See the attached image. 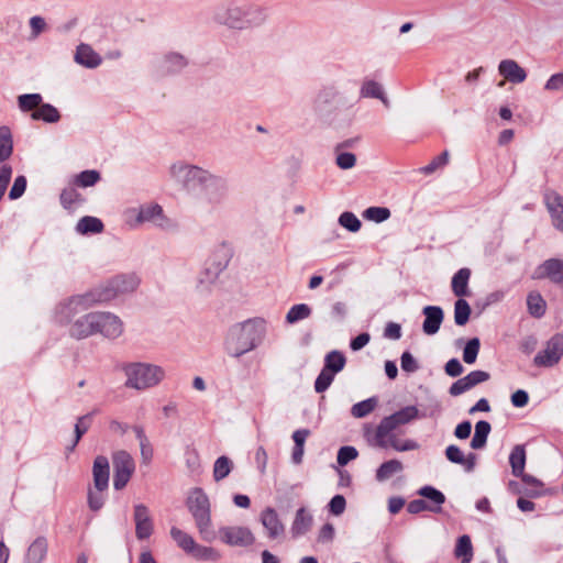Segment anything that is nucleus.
<instances>
[{"label": "nucleus", "instance_id": "obj_1", "mask_svg": "<svg viewBox=\"0 0 563 563\" xmlns=\"http://www.w3.org/2000/svg\"><path fill=\"white\" fill-rule=\"evenodd\" d=\"M128 385L143 389L155 385L161 378V372L157 367L134 364L128 367Z\"/></svg>", "mask_w": 563, "mask_h": 563}, {"label": "nucleus", "instance_id": "obj_2", "mask_svg": "<svg viewBox=\"0 0 563 563\" xmlns=\"http://www.w3.org/2000/svg\"><path fill=\"white\" fill-rule=\"evenodd\" d=\"M418 417V409L408 407L404 410L385 418L377 428V438L380 444H384V438L400 424L407 423Z\"/></svg>", "mask_w": 563, "mask_h": 563}, {"label": "nucleus", "instance_id": "obj_3", "mask_svg": "<svg viewBox=\"0 0 563 563\" xmlns=\"http://www.w3.org/2000/svg\"><path fill=\"white\" fill-rule=\"evenodd\" d=\"M113 463L115 468L114 486L117 489H121L129 482L134 471V464L131 456L125 452L117 453Z\"/></svg>", "mask_w": 563, "mask_h": 563}, {"label": "nucleus", "instance_id": "obj_4", "mask_svg": "<svg viewBox=\"0 0 563 563\" xmlns=\"http://www.w3.org/2000/svg\"><path fill=\"white\" fill-rule=\"evenodd\" d=\"M563 355V336H554L548 344V347L536 356L534 363L538 366H552L556 364Z\"/></svg>", "mask_w": 563, "mask_h": 563}, {"label": "nucleus", "instance_id": "obj_5", "mask_svg": "<svg viewBox=\"0 0 563 563\" xmlns=\"http://www.w3.org/2000/svg\"><path fill=\"white\" fill-rule=\"evenodd\" d=\"M486 379H488L487 373L481 372V371L473 372L470 375H467V376L459 379L456 383H454L450 389V393L453 396H457V395L468 390L473 386H475L482 382H485Z\"/></svg>", "mask_w": 563, "mask_h": 563}, {"label": "nucleus", "instance_id": "obj_6", "mask_svg": "<svg viewBox=\"0 0 563 563\" xmlns=\"http://www.w3.org/2000/svg\"><path fill=\"white\" fill-rule=\"evenodd\" d=\"M548 277L555 283L563 282V262L550 260L540 266L537 271L536 278Z\"/></svg>", "mask_w": 563, "mask_h": 563}, {"label": "nucleus", "instance_id": "obj_7", "mask_svg": "<svg viewBox=\"0 0 563 563\" xmlns=\"http://www.w3.org/2000/svg\"><path fill=\"white\" fill-rule=\"evenodd\" d=\"M136 536L140 539H146L151 536L153 526L147 509L144 506L135 508Z\"/></svg>", "mask_w": 563, "mask_h": 563}, {"label": "nucleus", "instance_id": "obj_8", "mask_svg": "<svg viewBox=\"0 0 563 563\" xmlns=\"http://www.w3.org/2000/svg\"><path fill=\"white\" fill-rule=\"evenodd\" d=\"M95 487L102 492L108 486L109 463L104 456H98L93 464Z\"/></svg>", "mask_w": 563, "mask_h": 563}, {"label": "nucleus", "instance_id": "obj_9", "mask_svg": "<svg viewBox=\"0 0 563 563\" xmlns=\"http://www.w3.org/2000/svg\"><path fill=\"white\" fill-rule=\"evenodd\" d=\"M224 538L228 543L247 545L253 543L254 537L247 528L235 527L224 531Z\"/></svg>", "mask_w": 563, "mask_h": 563}, {"label": "nucleus", "instance_id": "obj_10", "mask_svg": "<svg viewBox=\"0 0 563 563\" xmlns=\"http://www.w3.org/2000/svg\"><path fill=\"white\" fill-rule=\"evenodd\" d=\"M75 59L86 67H97L101 63L100 56L87 44L77 47Z\"/></svg>", "mask_w": 563, "mask_h": 563}, {"label": "nucleus", "instance_id": "obj_11", "mask_svg": "<svg viewBox=\"0 0 563 563\" xmlns=\"http://www.w3.org/2000/svg\"><path fill=\"white\" fill-rule=\"evenodd\" d=\"M499 71L505 79L521 82L526 78V71L514 60H503L499 65Z\"/></svg>", "mask_w": 563, "mask_h": 563}, {"label": "nucleus", "instance_id": "obj_12", "mask_svg": "<svg viewBox=\"0 0 563 563\" xmlns=\"http://www.w3.org/2000/svg\"><path fill=\"white\" fill-rule=\"evenodd\" d=\"M470 276L471 272L467 268H462L455 274L452 280V289L455 296L463 297L470 295L467 287Z\"/></svg>", "mask_w": 563, "mask_h": 563}, {"label": "nucleus", "instance_id": "obj_13", "mask_svg": "<svg viewBox=\"0 0 563 563\" xmlns=\"http://www.w3.org/2000/svg\"><path fill=\"white\" fill-rule=\"evenodd\" d=\"M191 509L196 517L201 520H208L209 503L208 498L200 492H196L190 497Z\"/></svg>", "mask_w": 563, "mask_h": 563}, {"label": "nucleus", "instance_id": "obj_14", "mask_svg": "<svg viewBox=\"0 0 563 563\" xmlns=\"http://www.w3.org/2000/svg\"><path fill=\"white\" fill-rule=\"evenodd\" d=\"M262 522L264 527L269 530L272 538L277 537L283 531V525L280 523L277 514L273 509H267L262 516Z\"/></svg>", "mask_w": 563, "mask_h": 563}, {"label": "nucleus", "instance_id": "obj_15", "mask_svg": "<svg viewBox=\"0 0 563 563\" xmlns=\"http://www.w3.org/2000/svg\"><path fill=\"white\" fill-rule=\"evenodd\" d=\"M427 319L424 320V331L434 333L442 321V311L435 307H429L424 309Z\"/></svg>", "mask_w": 563, "mask_h": 563}, {"label": "nucleus", "instance_id": "obj_16", "mask_svg": "<svg viewBox=\"0 0 563 563\" xmlns=\"http://www.w3.org/2000/svg\"><path fill=\"white\" fill-rule=\"evenodd\" d=\"M32 118L35 120H44L46 122H57L60 118L59 112L49 104H41L32 113Z\"/></svg>", "mask_w": 563, "mask_h": 563}, {"label": "nucleus", "instance_id": "obj_17", "mask_svg": "<svg viewBox=\"0 0 563 563\" xmlns=\"http://www.w3.org/2000/svg\"><path fill=\"white\" fill-rule=\"evenodd\" d=\"M12 153V133L7 126L0 128V161L9 158Z\"/></svg>", "mask_w": 563, "mask_h": 563}, {"label": "nucleus", "instance_id": "obj_18", "mask_svg": "<svg viewBox=\"0 0 563 563\" xmlns=\"http://www.w3.org/2000/svg\"><path fill=\"white\" fill-rule=\"evenodd\" d=\"M455 555L457 559H461L462 563H468L471 561L473 548L467 536H463L459 539L455 548Z\"/></svg>", "mask_w": 563, "mask_h": 563}, {"label": "nucleus", "instance_id": "obj_19", "mask_svg": "<svg viewBox=\"0 0 563 563\" xmlns=\"http://www.w3.org/2000/svg\"><path fill=\"white\" fill-rule=\"evenodd\" d=\"M163 216V209L157 203H151L147 206H144L136 218L137 223H143L145 221H152L157 217Z\"/></svg>", "mask_w": 563, "mask_h": 563}, {"label": "nucleus", "instance_id": "obj_20", "mask_svg": "<svg viewBox=\"0 0 563 563\" xmlns=\"http://www.w3.org/2000/svg\"><path fill=\"white\" fill-rule=\"evenodd\" d=\"M77 229L82 234L88 232L99 233L102 231L103 224L97 218L86 217L79 221Z\"/></svg>", "mask_w": 563, "mask_h": 563}, {"label": "nucleus", "instance_id": "obj_21", "mask_svg": "<svg viewBox=\"0 0 563 563\" xmlns=\"http://www.w3.org/2000/svg\"><path fill=\"white\" fill-rule=\"evenodd\" d=\"M526 461V453L522 446H517L510 455V463L512 466L514 474L519 476L522 475L523 466Z\"/></svg>", "mask_w": 563, "mask_h": 563}, {"label": "nucleus", "instance_id": "obj_22", "mask_svg": "<svg viewBox=\"0 0 563 563\" xmlns=\"http://www.w3.org/2000/svg\"><path fill=\"white\" fill-rule=\"evenodd\" d=\"M527 303L529 311L536 317L542 316L545 311V301L539 294L531 292L528 296Z\"/></svg>", "mask_w": 563, "mask_h": 563}, {"label": "nucleus", "instance_id": "obj_23", "mask_svg": "<svg viewBox=\"0 0 563 563\" xmlns=\"http://www.w3.org/2000/svg\"><path fill=\"white\" fill-rule=\"evenodd\" d=\"M489 430H490V427L485 421H481L476 424L475 435L472 440V446L474 449H479L484 445Z\"/></svg>", "mask_w": 563, "mask_h": 563}, {"label": "nucleus", "instance_id": "obj_24", "mask_svg": "<svg viewBox=\"0 0 563 563\" xmlns=\"http://www.w3.org/2000/svg\"><path fill=\"white\" fill-rule=\"evenodd\" d=\"M548 207L559 221V227L563 230V200L559 196L548 197Z\"/></svg>", "mask_w": 563, "mask_h": 563}, {"label": "nucleus", "instance_id": "obj_25", "mask_svg": "<svg viewBox=\"0 0 563 563\" xmlns=\"http://www.w3.org/2000/svg\"><path fill=\"white\" fill-rule=\"evenodd\" d=\"M471 313V308L464 299H459L455 303V322L463 325L467 322Z\"/></svg>", "mask_w": 563, "mask_h": 563}, {"label": "nucleus", "instance_id": "obj_26", "mask_svg": "<svg viewBox=\"0 0 563 563\" xmlns=\"http://www.w3.org/2000/svg\"><path fill=\"white\" fill-rule=\"evenodd\" d=\"M424 498L438 505L437 507H429L424 504V510L429 509L431 511H440V505L445 500L444 495L432 487H424Z\"/></svg>", "mask_w": 563, "mask_h": 563}, {"label": "nucleus", "instance_id": "obj_27", "mask_svg": "<svg viewBox=\"0 0 563 563\" xmlns=\"http://www.w3.org/2000/svg\"><path fill=\"white\" fill-rule=\"evenodd\" d=\"M446 456L450 461L461 463L465 465L467 468H471L473 466V457L465 459L461 450L456 446H449L446 450Z\"/></svg>", "mask_w": 563, "mask_h": 563}, {"label": "nucleus", "instance_id": "obj_28", "mask_svg": "<svg viewBox=\"0 0 563 563\" xmlns=\"http://www.w3.org/2000/svg\"><path fill=\"white\" fill-rule=\"evenodd\" d=\"M344 362L345 358L341 353L332 352L327 357V364L324 368L329 369L334 374L343 367Z\"/></svg>", "mask_w": 563, "mask_h": 563}, {"label": "nucleus", "instance_id": "obj_29", "mask_svg": "<svg viewBox=\"0 0 563 563\" xmlns=\"http://www.w3.org/2000/svg\"><path fill=\"white\" fill-rule=\"evenodd\" d=\"M400 463L397 461H388L384 463L377 471V478L379 481L388 478L390 475L400 470Z\"/></svg>", "mask_w": 563, "mask_h": 563}, {"label": "nucleus", "instance_id": "obj_30", "mask_svg": "<svg viewBox=\"0 0 563 563\" xmlns=\"http://www.w3.org/2000/svg\"><path fill=\"white\" fill-rule=\"evenodd\" d=\"M479 350L478 339H472L468 341L464 349L463 358L466 363L472 364L475 362Z\"/></svg>", "mask_w": 563, "mask_h": 563}, {"label": "nucleus", "instance_id": "obj_31", "mask_svg": "<svg viewBox=\"0 0 563 563\" xmlns=\"http://www.w3.org/2000/svg\"><path fill=\"white\" fill-rule=\"evenodd\" d=\"M307 435H308V431H306V430L297 431L294 434V440L296 442L297 448L294 452L292 459L296 463H299L301 461V457L303 454L302 446H303Z\"/></svg>", "mask_w": 563, "mask_h": 563}, {"label": "nucleus", "instance_id": "obj_32", "mask_svg": "<svg viewBox=\"0 0 563 563\" xmlns=\"http://www.w3.org/2000/svg\"><path fill=\"white\" fill-rule=\"evenodd\" d=\"M310 314V309L306 305H298L291 308L287 314V321L294 323L300 319H305Z\"/></svg>", "mask_w": 563, "mask_h": 563}, {"label": "nucleus", "instance_id": "obj_33", "mask_svg": "<svg viewBox=\"0 0 563 563\" xmlns=\"http://www.w3.org/2000/svg\"><path fill=\"white\" fill-rule=\"evenodd\" d=\"M375 407H376V400L368 399V400H365V401H362V402L355 405L352 408V413L354 417L361 418V417H364L365 415L369 413L371 411H373Z\"/></svg>", "mask_w": 563, "mask_h": 563}, {"label": "nucleus", "instance_id": "obj_34", "mask_svg": "<svg viewBox=\"0 0 563 563\" xmlns=\"http://www.w3.org/2000/svg\"><path fill=\"white\" fill-rule=\"evenodd\" d=\"M42 98L38 95H26L22 96L19 99L20 107L23 110H34L37 109L41 104Z\"/></svg>", "mask_w": 563, "mask_h": 563}, {"label": "nucleus", "instance_id": "obj_35", "mask_svg": "<svg viewBox=\"0 0 563 563\" xmlns=\"http://www.w3.org/2000/svg\"><path fill=\"white\" fill-rule=\"evenodd\" d=\"M231 470V463L228 457H220L214 465V477L216 479H221L225 477Z\"/></svg>", "mask_w": 563, "mask_h": 563}, {"label": "nucleus", "instance_id": "obj_36", "mask_svg": "<svg viewBox=\"0 0 563 563\" xmlns=\"http://www.w3.org/2000/svg\"><path fill=\"white\" fill-rule=\"evenodd\" d=\"M99 178H100L99 173H97L95 170H87V172H82L80 175H78L76 181L81 187H88V186H92L93 184H96L99 180Z\"/></svg>", "mask_w": 563, "mask_h": 563}, {"label": "nucleus", "instance_id": "obj_37", "mask_svg": "<svg viewBox=\"0 0 563 563\" xmlns=\"http://www.w3.org/2000/svg\"><path fill=\"white\" fill-rule=\"evenodd\" d=\"M333 373L327 368H323L316 382V390L321 393L327 389L333 379Z\"/></svg>", "mask_w": 563, "mask_h": 563}, {"label": "nucleus", "instance_id": "obj_38", "mask_svg": "<svg viewBox=\"0 0 563 563\" xmlns=\"http://www.w3.org/2000/svg\"><path fill=\"white\" fill-rule=\"evenodd\" d=\"M356 456L357 452L354 448L344 446L339 451L338 463L340 465H345L349 461L355 459Z\"/></svg>", "mask_w": 563, "mask_h": 563}, {"label": "nucleus", "instance_id": "obj_39", "mask_svg": "<svg viewBox=\"0 0 563 563\" xmlns=\"http://www.w3.org/2000/svg\"><path fill=\"white\" fill-rule=\"evenodd\" d=\"M340 222L343 227L351 231H357L361 227V222L352 213H343L340 218Z\"/></svg>", "mask_w": 563, "mask_h": 563}, {"label": "nucleus", "instance_id": "obj_40", "mask_svg": "<svg viewBox=\"0 0 563 563\" xmlns=\"http://www.w3.org/2000/svg\"><path fill=\"white\" fill-rule=\"evenodd\" d=\"M366 217L374 221H383L389 217V210L385 208H369Z\"/></svg>", "mask_w": 563, "mask_h": 563}, {"label": "nucleus", "instance_id": "obj_41", "mask_svg": "<svg viewBox=\"0 0 563 563\" xmlns=\"http://www.w3.org/2000/svg\"><path fill=\"white\" fill-rule=\"evenodd\" d=\"M26 187V180L23 176H20L15 179L14 185L10 191V198L16 199L24 192Z\"/></svg>", "mask_w": 563, "mask_h": 563}, {"label": "nucleus", "instance_id": "obj_42", "mask_svg": "<svg viewBox=\"0 0 563 563\" xmlns=\"http://www.w3.org/2000/svg\"><path fill=\"white\" fill-rule=\"evenodd\" d=\"M80 195L75 188L65 189L62 194L63 203L68 207L79 200Z\"/></svg>", "mask_w": 563, "mask_h": 563}, {"label": "nucleus", "instance_id": "obj_43", "mask_svg": "<svg viewBox=\"0 0 563 563\" xmlns=\"http://www.w3.org/2000/svg\"><path fill=\"white\" fill-rule=\"evenodd\" d=\"M345 508V499L343 496H335L330 503V510L333 515L338 516L343 512Z\"/></svg>", "mask_w": 563, "mask_h": 563}, {"label": "nucleus", "instance_id": "obj_44", "mask_svg": "<svg viewBox=\"0 0 563 563\" xmlns=\"http://www.w3.org/2000/svg\"><path fill=\"white\" fill-rule=\"evenodd\" d=\"M336 164L341 168H350L355 164V156L350 153H342L338 156Z\"/></svg>", "mask_w": 563, "mask_h": 563}, {"label": "nucleus", "instance_id": "obj_45", "mask_svg": "<svg viewBox=\"0 0 563 563\" xmlns=\"http://www.w3.org/2000/svg\"><path fill=\"white\" fill-rule=\"evenodd\" d=\"M401 367L406 372H413L418 368L417 362L409 353H404L401 357Z\"/></svg>", "mask_w": 563, "mask_h": 563}, {"label": "nucleus", "instance_id": "obj_46", "mask_svg": "<svg viewBox=\"0 0 563 563\" xmlns=\"http://www.w3.org/2000/svg\"><path fill=\"white\" fill-rule=\"evenodd\" d=\"M563 87V73L553 75L547 82L545 88L548 90H558Z\"/></svg>", "mask_w": 563, "mask_h": 563}, {"label": "nucleus", "instance_id": "obj_47", "mask_svg": "<svg viewBox=\"0 0 563 563\" xmlns=\"http://www.w3.org/2000/svg\"><path fill=\"white\" fill-rule=\"evenodd\" d=\"M310 518L306 516V512L303 509H300L297 514L295 527L298 529V532H302L303 529L308 526L310 522Z\"/></svg>", "mask_w": 563, "mask_h": 563}, {"label": "nucleus", "instance_id": "obj_48", "mask_svg": "<svg viewBox=\"0 0 563 563\" xmlns=\"http://www.w3.org/2000/svg\"><path fill=\"white\" fill-rule=\"evenodd\" d=\"M445 371L449 375L451 376H459L462 374L463 372V367L462 365L460 364L459 361L456 360H451L446 366H445Z\"/></svg>", "mask_w": 563, "mask_h": 563}, {"label": "nucleus", "instance_id": "obj_49", "mask_svg": "<svg viewBox=\"0 0 563 563\" xmlns=\"http://www.w3.org/2000/svg\"><path fill=\"white\" fill-rule=\"evenodd\" d=\"M363 93L366 96V97H377L379 98L380 97V88L377 84L375 82H367L364 87H363Z\"/></svg>", "mask_w": 563, "mask_h": 563}, {"label": "nucleus", "instance_id": "obj_50", "mask_svg": "<svg viewBox=\"0 0 563 563\" xmlns=\"http://www.w3.org/2000/svg\"><path fill=\"white\" fill-rule=\"evenodd\" d=\"M511 400L515 406L522 407L528 402V395L523 390H518L512 395Z\"/></svg>", "mask_w": 563, "mask_h": 563}, {"label": "nucleus", "instance_id": "obj_51", "mask_svg": "<svg viewBox=\"0 0 563 563\" xmlns=\"http://www.w3.org/2000/svg\"><path fill=\"white\" fill-rule=\"evenodd\" d=\"M369 341V335L367 333H362L360 335H357L352 342H351V347L353 350H360L361 347H363L365 344H367V342Z\"/></svg>", "mask_w": 563, "mask_h": 563}, {"label": "nucleus", "instance_id": "obj_52", "mask_svg": "<svg viewBox=\"0 0 563 563\" xmlns=\"http://www.w3.org/2000/svg\"><path fill=\"white\" fill-rule=\"evenodd\" d=\"M471 423L470 422H463L460 426H457L455 430L456 437L461 439H466L471 433Z\"/></svg>", "mask_w": 563, "mask_h": 563}, {"label": "nucleus", "instance_id": "obj_53", "mask_svg": "<svg viewBox=\"0 0 563 563\" xmlns=\"http://www.w3.org/2000/svg\"><path fill=\"white\" fill-rule=\"evenodd\" d=\"M31 26L34 35H37L45 29L46 23L42 18L36 16L31 20Z\"/></svg>", "mask_w": 563, "mask_h": 563}, {"label": "nucleus", "instance_id": "obj_54", "mask_svg": "<svg viewBox=\"0 0 563 563\" xmlns=\"http://www.w3.org/2000/svg\"><path fill=\"white\" fill-rule=\"evenodd\" d=\"M385 334L391 339H398L400 336V327L396 323H389L386 328Z\"/></svg>", "mask_w": 563, "mask_h": 563}, {"label": "nucleus", "instance_id": "obj_55", "mask_svg": "<svg viewBox=\"0 0 563 563\" xmlns=\"http://www.w3.org/2000/svg\"><path fill=\"white\" fill-rule=\"evenodd\" d=\"M393 445L397 450H410V449L417 448V444H415V443H412L410 441L400 442L399 440H395L393 442Z\"/></svg>", "mask_w": 563, "mask_h": 563}, {"label": "nucleus", "instance_id": "obj_56", "mask_svg": "<svg viewBox=\"0 0 563 563\" xmlns=\"http://www.w3.org/2000/svg\"><path fill=\"white\" fill-rule=\"evenodd\" d=\"M518 507L522 510V511H532L534 509V504L530 500H527L525 498H519L518 499Z\"/></svg>", "mask_w": 563, "mask_h": 563}, {"label": "nucleus", "instance_id": "obj_57", "mask_svg": "<svg viewBox=\"0 0 563 563\" xmlns=\"http://www.w3.org/2000/svg\"><path fill=\"white\" fill-rule=\"evenodd\" d=\"M174 536L180 538L179 542H180V545L184 549L189 550L191 548V544H192V540L191 539L181 536V533L179 531L178 532H174Z\"/></svg>", "mask_w": 563, "mask_h": 563}, {"label": "nucleus", "instance_id": "obj_58", "mask_svg": "<svg viewBox=\"0 0 563 563\" xmlns=\"http://www.w3.org/2000/svg\"><path fill=\"white\" fill-rule=\"evenodd\" d=\"M385 369H386V374L388 375L389 378L394 379L397 376V367H396L395 363L387 362L385 365Z\"/></svg>", "mask_w": 563, "mask_h": 563}, {"label": "nucleus", "instance_id": "obj_59", "mask_svg": "<svg viewBox=\"0 0 563 563\" xmlns=\"http://www.w3.org/2000/svg\"><path fill=\"white\" fill-rule=\"evenodd\" d=\"M333 533H334V529L331 525H325L322 529H321V537L323 539H327V540H330L332 539L333 537Z\"/></svg>", "mask_w": 563, "mask_h": 563}, {"label": "nucleus", "instance_id": "obj_60", "mask_svg": "<svg viewBox=\"0 0 563 563\" xmlns=\"http://www.w3.org/2000/svg\"><path fill=\"white\" fill-rule=\"evenodd\" d=\"M234 503L240 507H249L250 506V499L247 496H244V495H236L234 497Z\"/></svg>", "mask_w": 563, "mask_h": 563}, {"label": "nucleus", "instance_id": "obj_61", "mask_svg": "<svg viewBox=\"0 0 563 563\" xmlns=\"http://www.w3.org/2000/svg\"><path fill=\"white\" fill-rule=\"evenodd\" d=\"M512 137H514V131L512 130H505L504 132H501L499 141L503 144H507V143H509L512 140Z\"/></svg>", "mask_w": 563, "mask_h": 563}, {"label": "nucleus", "instance_id": "obj_62", "mask_svg": "<svg viewBox=\"0 0 563 563\" xmlns=\"http://www.w3.org/2000/svg\"><path fill=\"white\" fill-rule=\"evenodd\" d=\"M404 506L401 499H391L389 503V509L393 514L397 512Z\"/></svg>", "mask_w": 563, "mask_h": 563}, {"label": "nucleus", "instance_id": "obj_63", "mask_svg": "<svg viewBox=\"0 0 563 563\" xmlns=\"http://www.w3.org/2000/svg\"><path fill=\"white\" fill-rule=\"evenodd\" d=\"M422 510L421 501H412L408 506V511L411 514H418Z\"/></svg>", "mask_w": 563, "mask_h": 563}, {"label": "nucleus", "instance_id": "obj_64", "mask_svg": "<svg viewBox=\"0 0 563 563\" xmlns=\"http://www.w3.org/2000/svg\"><path fill=\"white\" fill-rule=\"evenodd\" d=\"M262 556H263V563H278L277 559L267 551H264Z\"/></svg>", "mask_w": 563, "mask_h": 563}]
</instances>
